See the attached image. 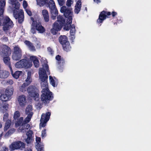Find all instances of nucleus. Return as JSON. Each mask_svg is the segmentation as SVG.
<instances>
[{
  "mask_svg": "<svg viewBox=\"0 0 151 151\" xmlns=\"http://www.w3.org/2000/svg\"><path fill=\"white\" fill-rule=\"evenodd\" d=\"M11 121L9 119H8L5 123V126L4 128V130L6 131L9 127L10 125Z\"/></svg>",
  "mask_w": 151,
  "mask_h": 151,
  "instance_id": "nucleus-37",
  "label": "nucleus"
},
{
  "mask_svg": "<svg viewBox=\"0 0 151 151\" xmlns=\"http://www.w3.org/2000/svg\"><path fill=\"white\" fill-rule=\"evenodd\" d=\"M0 151H8V148L5 147H2Z\"/></svg>",
  "mask_w": 151,
  "mask_h": 151,
  "instance_id": "nucleus-50",
  "label": "nucleus"
},
{
  "mask_svg": "<svg viewBox=\"0 0 151 151\" xmlns=\"http://www.w3.org/2000/svg\"><path fill=\"white\" fill-rule=\"evenodd\" d=\"M2 136V134H1L0 135V139L1 138V136Z\"/></svg>",
  "mask_w": 151,
  "mask_h": 151,
  "instance_id": "nucleus-60",
  "label": "nucleus"
},
{
  "mask_svg": "<svg viewBox=\"0 0 151 151\" xmlns=\"http://www.w3.org/2000/svg\"><path fill=\"white\" fill-rule=\"evenodd\" d=\"M37 5L40 6L44 5L47 2V0H37Z\"/></svg>",
  "mask_w": 151,
  "mask_h": 151,
  "instance_id": "nucleus-33",
  "label": "nucleus"
},
{
  "mask_svg": "<svg viewBox=\"0 0 151 151\" xmlns=\"http://www.w3.org/2000/svg\"><path fill=\"white\" fill-rule=\"evenodd\" d=\"M22 125L20 127V131L24 132H26V130L29 129L30 127V125L29 124L26 123H22Z\"/></svg>",
  "mask_w": 151,
  "mask_h": 151,
  "instance_id": "nucleus-20",
  "label": "nucleus"
},
{
  "mask_svg": "<svg viewBox=\"0 0 151 151\" xmlns=\"http://www.w3.org/2000/svg\"><path fill=\"white\" fill-rule=\"evenodd\" d=\"M46 132L45 131V130H44L42 131V137H44L46 136Z\"/></svg>",
  "mask_w": 151,
  "mask_h": 151,
  "instance_id": "nucleus-51",
  "label": "nucleus"
},
{
  "mask_svg": "<svg viewBox=\"0 0 151 151\" xmlns=\"http://www.w3.org/2000/svg\"><path fill=\"white\" fill-rule=\"evenodd\" d=\"M31 19L32 21V24L34 26L35 25V27L36 30L38 31L39 33H42L44 32L45 29L42 26L41 23H37L34 21V19L32 17H31Z\"/></svg>",
  "mask_w": 151,
  "mask_h": 151,
  "instance_id": "nucleus-12",
  "label": "nucleus"
},
{
  "mask_svg": "<svg viewBox=\"0 0 151 151\" xmlns=\"http://www.w3.org/2000/svg\"><path fill=\"white\" fill-rule=\"evenodd\" d=\"M24 43L28 48L31 51H35V47L31 42L28 40H25Z\"/></svg>",
  "mask_w": 151,
  "mask_h": 151,
  "instance_id": "nucleus-17",
  "label": "nucleus"
},
{
  "mask_svg": "<svg viewBox=\"0 0 151 151\" xmlns=\"http://www.w3.org/2000/svg\"><path fill=\"white\" fill-rule=\"evenodd\" d=\"M25 144L20 141H15L13 142L9 146L11 151L19 150H22L25 147Z\"/></svg>",
  "mask_w": 151,
  "mask_h": 151,
  "instance_id": "nucleus-7",
  "label": "nucleus"
},
{
  "mask_svg": "<svg viewBox=\"0 0 151 151\" xmlns=\"http://www.w3.org/2000/svg\"><path fill=\"white\" fill-rule=\"evenodd\" d=\"M32 111V106L30 105H28L26 109V113L27 115H32L33 112Z\"/></svg>",
  "mask_w": 151,
  "mask_h": 151,
  "instance_id": "nucleus-26",
  "label": "nucleus"
},
{
  "mask_svg": "<svg viewBox=\"0 0 151 151\" xmlns=\"http://www.w3.org/2000/svg\"><path fill=\"white\" fill-rule=\"evenodd\" d=\"M55 79V78L54 77V78L51 76H49V79L50 84L53 86L55 87L56 86V80H54Z\"/></svg>",
  "mask_w": 151,
  "mask_h": 151,
  "instance_id": "nucleus-35",
  "label": "nucleus"
},
{
  "mask_svg": "<svg viewBox=\"0 0 151 151\" xmlns=\"http://www.w3.org/2000/svg\"><path fill=\"white\" fill-rule=\"evenodd\" d=\"M70 37L71 39L72 40H73L75 38L74 34H70Z\"/></svg>",
  "mask_w": 151,
  "mask_h": 151,
  "instance_id": "nucleus-55",
  "label": "nucleus"
},
{
  "mask_svg": "<svg viewBox=\"0 0 151 151\" xmlns=\"http://www.w3.org/2000/svg\"><path fill=\"white\" fill-rule=\"evenodd\" d=\"M42 14L45 22H48L49 20V16L48 11L46 10H43Z\"/></svg>",
  "mask_w": 151,
  "mask_h": 151,
  "instance_id": "nucleus-27",
  "label": "nucleus"
},
{
  "mask_svg": "<svg viewBox=\"0 0 151 151\" xmlns=\"http://www.w3.org/2000/svg\"><path fill=\"white\" fill-rule=\"evenodd\" d=\"M48 6L50 10V12L57 10L55 7L54 1L53 0H50L48 3Z\"/></svg>",
  "mask_w": 151,
  "mask_h": 151,
  "instance_id": "nucleus-16",
  "label": "nucleus"
},
{
  "mask_svg": "<svg viewBox=\"0 0 151 151\" xmlns=\"http://www.w3.org/2000/svg\"><path fill=\"white\" fill-rule=\"evenodd\" d=\"M59 41L60 43L62 45L68 42L67 41V37L65 35L61 36L59 38Z\"/></svg>",
  "mask_w": 151,
  "mask_h": 151,
  "instance_id": "nucleus-24",
  "label": "nucleus"
},
{
  "mask_svg": "<svg viewBox=\"0 0 151 151\" xmlns=\"http://www.w3.org/2000/svg\"><path fill=\"white\" fill-rule=\"evenodd\" d=\"M57 21L55 22L51 29V32L53 34H55L58 31H60L62 27L64 24L65 21L62 16H59L57 17Z\"/></svg>",
  "mask_w": 151,
  "mask_h": 151,
  "instance_id": "nucleus-6",
  "label": "nucleus"
},
{
  "mask_svg": "<svg viewBox=\"0 0 151 151\" xmlns=\"http://www.w3.org/2000/svg\"><path fill=\"white\" fill-rule=\"evenodd\" d=\"M8 116V114L7 113H6L4 115V117H3V120H4V121H6L7 120V119Z\"/></svg>",
  "mask_w": 151,
  "mask_h": 151,
  "instance_id": "nucleus-47",
  "label": "nucleus"
},
{
  "mask_svg": "<svg viewBox=\"0 0 151 151\" xmlns=\"http://www.w3.org/2000/svg\"><path fill=\"white\" fill-rule=\"evenodd\" d=\"M22 55V54H17L16 53H13L12 56V58L14 60H18L21 58Z\"/></svg>",
  "mask_w": 151,
  "mask_h": 151,
  "instance_id": "nucleus-32",
  "label": "nucleus"
},
{
  "mask_svg": "<svg viewBox=\"0 0 151 151\" xmlns=\"http://www.w3.org/2000/svg\"><path fill=\"white\" fill-rule=\"evenodd\" d=\"M17 54H22V50L18 46H16L14 49V53Z\"/></svg>",
  "mask_w": 151,
  "mask_h": 151,
  "instance_id": "nucleus-31",
  "label": "nucleus"
},
{
  "mask_svg": "<svg viewBox=\"0 0 151 151\" xmlns=\"http://www.w3.org/2000/svg\"><path fill=\"white\" fill-rule=\"evenodd\" d=\"M47 50L51 55H52L53 53V52L52 49L50 47L47 48Z\"/></svg>",
  "mask_w": 151,
  "mask_h": 151,
  "instance_id": "nucleus-52",
  "label": "nucleus"
},
{
  "mask_svg": "<svg viewBox=\"0 0 151 151\" xmlns=\"http://www.w3.org/2000/svg\"><path fill=\"white\" fill-rule=\"evenodd\" d=\"M25 11L27 14L29 16H30L32 15V13L31 11L28 9H25Z\"/></svg>",
  "mask_w": 151,
  "mask_h": 151,
  "instance_id": "nucleus-49",
  "label": "nucleus"
},
{
  "mask_svg": "<svg viewBox=\"0 0 151 151\" xmlns=\"http://www.w3.org/2000/svg\"><path fill=\"white\" fill-rule=\"evenodd\" d=\"M41 141V138L39 137H37L36 138V141L37 145H36V148L38 151H44V148L42 146H40V143Z\"/></svg>",
  "mask_w": 151,
  "mask_h": 151,
  "instance_id": "nucleus-19",
  "label": "nucleus"
},
{
  "mask_svg": "<svg viewBox=\"0 0 151 151\" xmlns=\"http://www.w3.org/2000/svg\"><path fill=\"white\" fill-rule=\"evenodd\" d=\"M81 6V2L80 0H78L76 2L75 6L74 12L78 14L80 11Z\"/></svg>",
  "mask_w": 151,
  "mask_h": 151,
  "instance_id": "nucleus-18",
  "label": "nucleus"
},
{
  "mask_svg": "<svg viewBox=\"0 0 151 151\" xmlns=\"http://www.w3.org/2000/svg\"><path fill=\"white\" fill-rule=\"evenodd\" d=\"M60 11L61 13H63L65 17L68 19L64 29L68 31L71 28L70 24L72 22L73 13L72 9L71 8L67 7L65 6H63L61 8Z\"/></svg>",
  "mask_w": 151,
  "mask_h": 151,
  "instance_id": "nucleus-5",
  "label": "nucleus"
},
{
  "mask_svg": "<svg viewBox=\"0 0 151 151\" xmlns=\"http://www.w3.org/2000/svg\"><path fill=\"white\" fill-rule=\"evenodd\" d=\"M31 71H28L27 73V76L25 81L27 84L29 85L32 81V79L31 77Z\"/></svg>",
  "mask_w": 151,
  "mask_h": 151,
  "instance_id": "nucleus-25",
  "label": "nucleus"
},
{
  "mask_svg": "<svg viewBox=\"0 0 151 151\" xmlns=\"http://www.w3.org/2000/svg\"><path fill=\"white\" fill-rule=\"evenodd\" d=\"M9 73L7 71L0 70V78H7Z\"/></svg>",
  "mask_w": 151,
  "mask_h": 151,
  "instance_id": "nucleus-21",
  "label": "nucleus"
},
{
  "mask_svg": "<svg viewBox=\"0 0 151 151\" xmlns=\"http://www.w3.org/2000/svg\"><path fill=\"white\" fill-rule=\"evenodd\" d=\"M117 14V13L114 12H113L112 13V16L113 17H114Z\"/></svg>",
  "mask_w": 151,
  "mask_h": 151,
  "instance_id": "nucleus-56",
  "label": "nucleus"
},
{
  "mask_svg": "<svg viewBox=\"0 0 151 151\" xmlns=\"http://www.w3.org/2000/svg\"><path fill=\"white\" fill-rule=\"evenodd\" d=\"M8 105L7 104H4L3 105L0 104V111L3 112L5 111L8 109Z\"/></svg>",
  "mask_w": 151,
  "mask_h": 151,
  "instance_id": "nucleus-29",
  "label": "nucleus"
},
{
  "mask_svg": "<svg viewBox=\"0 0 151 151\" xmlns=\"http://www.w3.org/2000/svg\"><path fill=\"white\" fill-rule=\"evenodd\" d=\"M32 132L31 130H29L27 133V138L26 140V141L27 143H29L32 140Z\"/></svg>",
  "mask_w": 151,
  "mask_h": 151,
  "instance_id": "nucleus-22",
  "label": "nucleus"
},
{
  "mask_svg": "<svg viewBox=\"0 0 151 151\" xmlns=\"http://www.w3.org/2000/svg\"><path fill=\"white\" fill-rule=\"evenodd\" d=\"M20 1H22V0H19Z\"/></svg>",
  "mask_w": 151,
  "mask_h": 151,
  "instance_id": "nucleus-61",
  "label": "nucleus"
},
{
  "mask_svg": "<svg viewBox=\"0 0 151 151\" xmlns=\"http://www.w3.org/2000/svg\"><path fill=\"white\" fill-rule=\"evenodd\" d=\"M32 65V62H29L26 59H22L15 63V66L19 68H27L30 67Z\"/></svg>",
  "mask_w": 151,
  "mask_h": 151,
  "instance_id": "nucleus-9",
  "label": "nucleus"
},
{
  "mask_svg": "<svg viewBox=\"0 0 151 151\" xmlns=\"http://www.w3.org/2000/svg\"><path fill=\"white\" fill-rule=\"evenodd\" d=\"M10 69L11 71V74H12V76L14 78L16 79H17L19 78L20 75L22 73V72L21 71H16L14 73H13V71L11 67H10Z\"/></svg>",
  "mask_w": 151,
  "mask_h": 151,
  "instance_id": "nucleus-23",
  "label": "nucleus"
},
{
  "mask_svg": "<svg viewBox=\"0 0 151 151\" xmlns=\"http://www.w3.org/2000/svg\"><path fill=\"white\" fill-rule=\"evenodd\" d=\"M5 4V0H0V26H3V29L4 31L9 30L13 26L12 21L8 17H3L2 16Z\"/></svg>",
  "mask_w": 151,
  "mask_h": 151,
  "instance_id": "nucleus-2",
  "label": "nucleus"
},
{
  "mask_svg": "<svg viewBox=\"0 0 151 151\" xmlns=\"http://www.w3.org/2000/svg\"><path fill=\"white\" fill-rule=\"evenodd\" d=\"M3 60L4 63L8 66L9 67L10 69V62L9 58L8 56H4V57H3Z\"/></svg>",
  "mask_w": 151,
  "mask_h": 151,
  "instance_id": "nucleus-28",
  "label": "nucleus"
},
{
  "mask_svg": "<svg viewBox=\"0 0 151 151\" xmlns=\"http://www.w3.org/2000/svg\"><path fill=\"white\" fill-rule=\"evenodd\" d=\"M51 113L50 112L46 113L45 114H43L41 117L40 127H44L46 125L47 122L49 119Z\"/></svg>",
  "mask_w": 151,
  "mask_h": 151,
  "instance_id": "nucleus-10",
  "label": "nucleus"
},
{
  "mask_svg": "<svg viewBox=\"0 0 151 151\" xmlns=\"http://www.w3.org/2000/svg\"><path fill=\"white\" fill-rule=\"evenodd\" d=\"M63 49L66 51H68L70 50L71 47L69 42H67L65 44H64L62 45Z\"/></svg>",
  "mask_w": 151,
  "mask_h": 151,
  "instance_id": "nucleus-30",
  "label": "nucleus"
},
{
  "mask_svg": "<svg viewBox=\"0 0 151 151\" xmlns=\"http://www.w3.org/2000/svg\"><path fill=\"white\" fill-rule=\"evenodd\" d=\"M52 14L51 18L53 19H55L56 17L58 15V11H53V13L52 12H50Z\"/></svg>",
  "mask_w": 151,
  "mask_h": 151,
  "instance_id": "nucleus-38",
  "label": "nucleus"
},
{
  "mask_svg": "<svg viewBox=\"0 0 151 151\" xmlns=\"http://www.w3.org/2000/svg\"><path fill=\"white\" fill-rule=\"evenodd\" d=\"M94 1L97 3H98L101 2L100 0H94Z\"/></svg>",
  "mask_w": 151,
  "mask_h": 151,
  "instance_id": "nucleus-57",
  "label": "nucleus"
},
{
  "mask_svg": "<svg viewBox=\"0 0 151 151\" xmlns=\"http://www.w3.org/2000/svg\"><path fill=\"white\" fill-rule=\"evenodd\" d=\"M5 83L6 85H12L13 83V81L11 79L7 80L5 81Z\"/></svg>",
  "mask_w": 151,
  "mask_h": 151,
  "instance_id": "nucleus-42",
  "label": "nucleus"
},
{
  "mask_svg": "<svg viewBox=\"0 0 151 151\" xmlns=\"http://www.w3.org/2000/svg\"><path fill=\"white\" fill-rule=\"evenodd\" d=\"M1 39L4 42H6L8 40L7 38L6 37H4Z\"/></svg>",
  "mask_w": 151,
  "mask_h": 151,
  "instance_id": "nucleus-53",
  "label": "nucleus"
},
{
  "mask_svg": "<svg viewBox=\"0 0 151 151\" xmlns=\"http://www.w3.org/2000/svg\"><path fill=\"white\" fill-rule=\"evenodd\" d=\"M73 3V1L72 0H67L66 2V5L68 7H70Z\"/></svg>",
  "mask_w": 151,
  "mask_h": 151,
  "instance_id": "nucleus-41",
  "label": "nucleus"
},
{
  "mask_svg": "<svg viewBox=\"0 0 151 151\" xmlns=\"http://www.w3.org/2000/svg\"><path fill=\"white\" fill-rule=\"evenodd\" d=\"M59 5L60 6H63L65 3L64 0H58Z\"/></svg>",
  "mask_w": 151,
  "mask_h": 151,
  "instance_id": "nucleus-45",
  "label": "nucleus"
},
{
  "mask_svg": "<svg viewBox=\"0 0 151 151\" xmlns=\"http://www.w3.org/2000/svg\"><path fill=\"white\" fill-rule=\"evenodd\" d=\"M33 26L35 27V25L34 26V25H32L30 31L33 34H34L36 32V30L35 28H34L33 27H32Z\"/></svg>",
  "mask_w": 151,
  "mask_h": 151,
  "instance_id": "nucleus-46",
  "label": "nucleus"
},
{
  "mask_svg": "<svg viewBox=\"0 0 151 151\" xmlns=\"http://www.w3.org/2000/svg\"><path fill=\"white\" fill-rule=\"evenodd\" d=\"M17 100L19 105L23 107L26 103V97L24 95H21L18 96Z\"/></svg>",
  "mask_w": 151,
  "mask_h": 151,
  "instance_id": "nucleus-14",
  "label": "nucleus"
},
{
  "mask_svg": "<svg viewBox=\"0 0 151 151\" xmlns=\"http://www.w3.org/2000/svg\"><path fill=\"white\" fill-rule=\"evenodd\" d=\"M32 116V115H27V116L24 121H23V118L22 117H20L16 123V127H18L22 123H27L29 122L30 121Z\"/></svg>",
  "mask_w": 151,
  "mask_h": 151,
  "instance_id": "nucleus-15",
  "label": "nucleus"
},
{
  "mask_svg": "<svg viewBox=\"0 0 151 151\" xmlns=\"http://www.w3.org/2000/svg\"><path fill=\"white\" fill-rule=\"evenodd\" d=\"M37 45H36L37 47L38 48H40V46H41L40 42H37Z\"/></svg>",
  "mask_w": 151,
  "mask_h": 151,
  "instance_id": "nucleus-54",
  "label": "nucleus"
},
{
  "mask_svg": "<svg viewBox=\"0 0 151 151\" xmlns=\"http://www.w3.org/2000/svg\"><path fill=\"white\" fill-rule=\"evenodd\" d=\"M48 66L47 64H45V66L43 65V68H40L39 72V78L41 81V87L42 89L41 99L45 103H47L53 98L52 93L48 88V76L46 73V71L48 72Z\"/></svg>",
  "mask_w": 151,
  "mask_h": 151,
  "instance_id": "nucleus-1",
  "label": "nucleus"
},
{
  "mask_svg": "<svg viewBox=\"0 0 151 151\" xmlns=\"http://www.w3.org/2000/svg\"><path fill=\"white\" fill-rule=\"evenodd\" d=\"M26 151H32V150L31 148H29L27 149L26 150Z\"/></svg>",
  "mask_w": 151,
  "mask_h": 151,
  "instance_id": "nucleus-58",
  "label": "nucleus"
},
{
  "mask_svg": "<svg viewBox=\"0 0 151 151\" xmlns=\"http://www.w3.org/2000/svg\"><path fill=\"white\" fill-rule=\"evenodd\" d=\"M76 32L75 29V26L73 24L71 26L70 29V34H75Z\"/></svg>",
  "mask_w": 151,
  "mask_h": 151,
  "instance_id": "nucleus-39",
  "label": "nucleus"
},
{
  "mask_svg": "<svg viewBox=\"0 0 151 151\" xmlns=\"http://www.w3.org/2000/svg\"><path fill=\"white\" fill-rule=\"evenodd\" d=\"M14 89L13 88H7L4 93L0 96V99L2 101H6L9 100L11 96L13 93Z\"/></svg>",
  "mask_w": 151,
  "mask_h": 151,
  "instance_id": "nucleus-8",
  "label": "nucleus"
},
{
  "mask_svg": "<svg viewBox=\"0 0 151 151\" xmlns=\"http://www.w3.org/2000/svg\"><path fill=\"white\" fill-rule=\"evenodd\" d=\"M12 5L11 8L13 11V15L16 19H18L19 23H22L24 20L23 11L22 10H19L20 6L17 0H9Z\"/></svg>",
  "mask_w": 151,
  "mask_h": 151,
  "instance_id": "nucleus-3",
  "label": "nucleus"
},
{
  "mask_svg": "<svg viewBox=\"0 0 151 151\" xmlns=\"http://www.w3.org/2000/svg\"><path fill=\"white\" fill-rule=\"evenodd\" d=\"M20 116L19 112L18 111H16L14 114V118L15 119H18V118Z\"/></svg>",
  "mask_w": 151,
  "mask_h": 151,
  "instance_id": "nucleus-40",
  "label": "nucleus"
},
{
  "mask_svg": "<svg viewBox=\"0 0 151 151\" xmlns=\"http://www.w3.org/2000/svg\"><path fill=\"white\" fill-rule=\"evenodd\" d=\"M23 6L24 8L25 9L28 6L27 3V1L25 0L24 1L23 3Z\"/></svg>",
  "mask_w": 151,
  "mask_h": 151,
  "instance_id": "nucleus-44",
  "label": "nucleus"
},
{
  "mask_svg": "<svg viewBox=\"0 0 151 151\" xmlns=\"http://www.w3.org/2000/svg\"><path fill=\"white\" fill-rule=\"evenodd\" d=\"M34 65L36 67H37L39 66V62L38 59L36 60H34L33 62Z\"/></svg>",
  "mask_w": 151,
  "mask_h": 151,
  "instance_id": "nucleus-43",
  "label": "nucleus"
},
{
  "mask_svg": "<svg viewBox=\"0 0 151 151\" xmlns=\"http://www.w3.org/2000/svg\"><path fill=\"white\" fill-rule=\"evenodd\" d=\"M55 58L58 61V63L59 64H60L61 63L63 64L64 63V61L63 59V58H61L60 56L59 55H58Z\"/></svg>",
  "mask_w": 151,
  "mask_h": 151,
  "instance_id": "nucleus-36",
  "label": "nucleus"
},
{
  "mask_svg": "<svg viewBox=\"0 0 151 151\" xmlns=\"http://www.w3.org/2000/svg\"><path fill=\"white\" fill-rule=\"evenodd\" d=\"M26 83H23L19 87V90L20 91L24 93L27 90L29 96L32 97L34 100L37 101L39 99V94L37 92V88L33 86H30L27 88V87L28 86Z\"/></svg>",
  "mask_w": 151,
  "mask_h": 151,
  "instance_id": "nucleus-4",
  "label": "nucleus"
},
{
  "mask_svg": "<svg viewBox=\"0 0 151 151\" xmlns=\"http://www.w3.org/2000/svg\"><path fill=\"white\" fill-rule=\"evenodd\" d=\"M0 55L3 57L8 56L11 54L10 49L7 46L3 45L1 47Z\"/></svg>",
  "mask_w": 151,
  "mask_h": 151,
  "instance_id": "nucleus-11",
  "label": "nucleus"
},
{
  "mask_svg": "<svg viewBox=\"0 0 151 151\" xmlns=\"http://www.w3.org/2000/svg\"><path fill=\"white\" fill-rule=\"evenodd\" d=\"M2 127V125L0 123V128Z\"/></svg>",
  "mask_w": 151,
  "mask_h": 151,
  "instance_id": "nucleus-59",
  "label": "nucleus"
},
{
  "mask_svg": "<svg viewBox=\"0 0 151 151\" xmlns=\"http://www.w3.org/2000/svg\"><path fill=\"white\" fill-rule=\"evenodd\" d=\"M30 59L33 62L34 60H37V59L35 56H32L30 57Z\"/></svg>",
  "mask_w": 151,
  "mask_h": 151,
  "instance_id": "nucleus-48",
  "label": "nucleus"
},
{
  "mask_svg": "<svg viewBox=\"0 0 151 151\" xmlns=\"http://www.w3.org/2000/svg\"><path fill=\"white\" fill-rule=\"evenodd\" d=\"M110 12H107L104 11H102L99 15V18L97 20V22L102 23L106 19L107 17V15H110Z\"/></svg>",
  "mask_w": 151,
  "mask_h": 151,
  "instance_id": "nucleus-13",
  "label": "nucleus"
},
{
  "mask_svg": "<svg viewBox=\"0 0 151 151\" xmlns=\"http://www.w3.org/2000/svg\"><path fill=\"white\" fill-rule=\"evenodd\" d=\"M15 130L14 129H10L8 132L5 134V136L6 137H8L13 134L15 132Z\"/></svg>",
  "mask_w": 151,
  "mask_h": 151,
  "instance_id": "nucleus-34",
  "label": "nucleus"
}]
</instances>
